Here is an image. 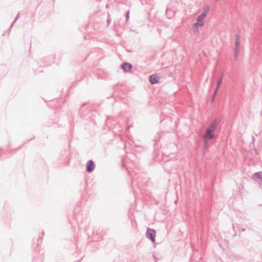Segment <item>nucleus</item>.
I'll list each match as a JSON object with an SVG mask.
<instances>
[{
  "label": "nucleus",
  "instance_id": "1a4fd4ad",
  "mask_svg": "<svg viewBox=\"0 0 262 262\" xmlns=\"http://www.w3.org/2000/svg\"><path fill=\"white\" fill-rule=\"evenodd\" d=\"M252 178L255 181H256L257 179H259L262 181V171H259L254 173Z\"/></svg>",
  "mask_w": 262,
  "mask_h": 262
},
{
  "label": "nucleus",
  "instance_id": "dca6fc26",
  "mask_svg": "<svg viewBox=\"0 0 262 262\" xmlns=\"http://www.w3.org/2000/svg\"><path fill=\"white\" fill-rule=\"evenodd\" d=\"M107 21L108 24H109V23H110V19H108Z\"/></svg>",
  "mask_w": 262,
  "mask_h": 262
},
{
  "label": "nucleus",
  "instance_id": "7ed1b4c3",
  "mask_svg": "<svg viewBox=\"0 0 262 262\" xmlns=\"http://www.w3.org/2000/svg\"><path fill=\"white\" fill-rule=\"evenodd\" d=\"M146 236L152 243L155 241L156 231L154 229L147 228L146 232Z\"/></svg>",
  "mask_w": 262,
  "mask_h": 262
},
{
  "label": "nucleus",
  "instance_id": "0eeeda50",
  "mask_svg": "<svg viewBox=\"0 0 262 262\" xmlns=\"http://www.w3.org/2000/svg\"><path fill=\"white\" fill-rule=\"evenodd\" d=\"M217 123V121L216 120H214L207 129L211 130V132L213 133L216 129Z\"/></svg>",
  "mask_w": 262,
  "mask_h": 262
},
{
  "label": "nucleus",
  "instance_id": "39448f33",
  "mask_svg": "<svg viewBox=\"0 0 262 262\" xmlns=\"http://www.w3.org/2000/svg\"><path fill=\"white\" fill-rule=\"evenodd\" d=\"M95 167V165L93 160H89L86 164V171L88 172H92Z\"/></svg>",
  "mask_w": 262,
  "mask_h": 262
},
{
  "label": "nucleus",
  "instance_id": "6ab92c4d",
  "mask_svg": "<svg viewBox=\"0 0 262 262\" xmlns=\"http://www.w3.org/2000/svg\"><path fill=\"white\" fill-rule=\"evenodd\" d=\"M154 257H155V259H157V258L156 257H155V256L154 255Z\"/></svg>",
  "mask_w": 262,
  "mask_h": 262
},
{
  "label": "nucleus",
  "instance_id": "f03ea898",
  "mask_svg": "<svg viewBox=\"0 0 262 262\" xmlns=\"http://www.w3.org/2000/svg\"><path fill=\"white\" fill-rule=\"evenodd\" d=\"M204 17L199 15L198 17H197V22L194 23L193 24V26H194V30H193V31L194 32H199V29H198V27H202L204 25Z\"/></svg>",
  "mask_w": 262,
  "mask_h": 262
},
{
  "label": "nucleus",
  "instance_id": "6e6552de",
  "mask_svg": "<svg viewBox=\"0 0 262 262\" xmlns=\"http://www.w3.org/2000/svg\"><path fill=\"white\" fill-rule=\"evenodd\" d=\"M149 80L150 83L154 84L157 83L158 82L159 78V77L156 76L155 75H152L149 76Z\"/></svg>",
  "mask_w": 262,
  "mask_h": 262
},
{
  "label": "nucleus",
  "instance_id": "f3484780",
  "mask_svg": "<svg viewBox=\"0 0 262 262\" xmlns=\"http://www.w3.org/2000/svg\"><path fill=\"white\" fill-rule=\"evenodd\" d=\"M245 230V229H242V231H244Z\"/></svg>",
  "mask_w": 262,
  "mask_h": 262
},
{
  "label": "nucleus",
  "instance_id": "9b49d317",
  "mask_svg": "<svg viewBox=\"0 0 262 262\" xmlns=\"http://www.w3.org/2000/svg\"><path fill=\"white\" fill-rule=\"evenodd\" d=\"M222 78H220L218 80V81L217 82V85H216V89H219L220 88V85H221V84L222 83Z\"/></svg>",
  "mask_w": 262,
  "mask_h": 262
},
{
  "label": "nucleus",
  "instance_id": "4468645a",
  "mask_svg": "<svg viewBox=\"0 0 262 262\" xmlns=\"http://www.w3.org/2000/svg\"><path fill=\"white\" fill-rule=\"evenodd\" d=\"M129 11H128L126 13V15H125V17H126V21H127L128 19H129Z\"/></svg>",
  "mask_w": 262,
  "mask_h": 262
},
{
  "label": "nucleus",
  "instance_id": "2eb2a0df",
  "mask_svg": "<svg viewBox=\"0 0 262 262\" xmlns=\"http://www.w3.org/2000/svg\"><path fill=\"white\" fill-rule=\"evenodd\" d=\"M204 148H208V143H207V141H206V143H204Z\"/></svg>",
  "mask_w": 262,
  "mask_h": 262
},
{
  "label": "nucleus",
  "instance_id": "f8f14e48",
  "mask_svg": "<svg viewBox=\"0 0 262 262\" xmlns=\"http://www.w3.org/2000/svg\"><path fill=\"white\" fill-rule=\"evenodd\" d=\"M19 16V13H18L17 14V15L16 17H15V19H14V21L12 22V23L11 24V26H10V27H11V28L13 26L14 24L15 23V22L16 21V20L18 18Z\"/></svg>",
  "mask_w": 262,
  "mask_h": 262
},
{
  "label": "nucleus",
  "instance_id": "f257e3e1",
  "mask_svg": "<svg viewBox=\"0 0 262 262\" xmlns=\"http://www.w3.org/2000/svg\"><path fill=\"white\" fill-rule=\"evenodd\" d=\"M235 42L234 51V56L237 59L240 50V35L238 33L235 35Z\"/></svg>",
  "mask_w": 262,
  "mask_h": 262
},
{
  "label": "nucleus",
  "instance_id": "20e7f679",
  "mask_svg": "<svg viewBox=\"0 0 262 262\" xmlns=\"http://www.w3.org/2000/svg\"><path fill=\"white\" fill-rule=\"evenodd\" d=\"M214 138V135L212 132H211V130L206 129L205 134L203 135V138L204 139V141H205V143H206V141L208 140L213 139Z\"/></svg>",
  "mask_w": 262,
  "mask_h": 262
},
{
  "label": "nucleus",
  "instance_id": "9d476101",
  "mask_svg": "<svg viewBox=\"0 0 262 262\" xmlns=\"http://www.w3.org/2000/svg\"><path fill=\"white\" fill-rule=\"evenodd\" d=\"M209 9H210V8L209 6H206L204 8L203 11L201 13L200 15L205 17L206 16L207 14H208V13L209 12Z\"/></svg>",
  "mask_w": 262,
  "mask_h": 262
},
{
  "label": "nucleus",
  "instance_id": "a211bd4d",
  "mask_svg": "<svg viewBox=\"0 0 262 262\" xmlns=\"http://www.w3.org/2000/svg\"><path fill=\"white\" fill-rule=\"evenodd\" d=\"M192 250H195V251H196V249H192Z\"/></svg>",
  "mask_w": 262,
  "mask_h": 262
},
{
  "label": "nucleus",
  "instance_id": "423d86ee",
  "mask_svg": "<svg viewBox=\"0 0 262 262\" xmlns=\"http://www.w3.org/2000/svg\"><path fill=\"white\" fill-rule=\"evenodd\" d=\"M121 66L122 69L125 72H129V71H131V69L132 68V65L127 62H123V63H122Z\"/></svg>",
  "mask_w": 262,
  "mask_h": 262
},
{
  "label": "nucleus",
  "instance_id": "ddd939ff",
  "mask_svg": "<svg viewBox=\"0 0 262 262\" xmlns=\"http://www.w3.org/2000/svg\"><path fill=\"white\" fill-rule=\"evenodd\" d=\"M218 90L219 89H216V88H215V91H214V92L213 93V96H212V101H213L214 98V97L216 96V94L217 93V92Z\"/></svg>",
  "mask_w": 262,
  "mask_h": 262
}]
</instances>
